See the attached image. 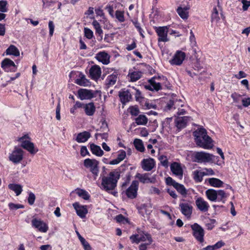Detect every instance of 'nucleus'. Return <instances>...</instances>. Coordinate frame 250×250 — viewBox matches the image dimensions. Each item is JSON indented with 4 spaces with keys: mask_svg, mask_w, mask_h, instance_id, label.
Wrapping results in <instances>:
<instances>
[{
    "mask_svg": "<svg viewBox=\"0 0 250 250\" xmlns=\"http://www.w3.org/2000/svg\"><path fill=\"white\" fill-rule=\"evenodd\" d=\"M74 208L76 210L77 215L82 218L85 217L86 214L87 213V209L86 206H80L77 202L73 204Z\"/></svg>",
    "mask_w": 250,
    "mask_h": 250,
    "instance_id": "obj_18",
    "label": "nucleus"
},
{
    "mask_svg": "<svg viewBox=\"0 0 250 250\" xmlns=\"http://www.w3.org/2000/svg\"><path fill=\"white\" fill-rule=\"evenodd\" d=\"M208 183L211 186L216 188L221 187L223 184V182L221 180L215 178H209Z\"/></svg>",
    "mask_w": 250,
    "mask_h": 250,
    "instance_id": "obj_35",
    "label": "nucleus"
},
{
    "mask_svg": "<svg viewBox=\"0 0 250 250\" xmlns=\"http://www.w3.org/2000/svg\"><path fill=\"white\" fill-rule=\"evenodd\" d=\"M129 109L130 113L132 115L137 116L139 113V110L137 107L131 106Z\"/></svg>",
    "mask_w": 250,
    "mask_h": 250,
    "instance_id": "obj_52",
    "label": "nucleus"
},
{
    "mask_svg": "<svg viewBox=\"0 0 250 250\" xmlns=\"http://www.w3.org/2000/svg\"><path fill=\"white\" fill-rule=\"evenodd\" d=\"M115 219H116V220L117 221V222H119V223L122 222L124 221H127V220L125 218V217L122 214H119V215H117Z\"/></svg>",
    "mask_w": 250,
    "mask_h": 250,
    "instance_id": "obj_64",
    "label": "nucleus"
},
{
    "mask_svg": "<svg viewBox=\"0 0 250 250\" xmlns=\"http://www.w3.org/2000/svg\"><path fill=\"white\" fill-rule=\"evenodd\" d=\"M23 151L18 147H15L9 157L10 161L15 164L20 163L23 159Z\"/></svg>",
    "mask_w": 250,
    "mask_h": 250,
    "instance_id": "obj_9",
    "label": "nucleus"
},
{
    "mask_svg": "<svg viewBox=\"0 0 250 250\" xmlns=\"http://www.w3.org/2000/svg\"><path fill=\"white\" fill-rule=\"evenodd\" d=\"M120 178V172L117 170L110 172L106 176H103L101 188L108 192L113 190L117 187V182Z\"/></svg>",
    "mask_w": 250,
    "mask_h": 250,
    "instance_id": "obj_1",
    "label": "nucleus"
},
{
    "mask_svg": "<svg viewBox=\"0 0 250 250\" xmlns=\"http://www.w3.org/2000/svg\"><path fill=\"white\" fill-rule=\"evenodd\" d=\"M5 52L7 55H13L16 57L19 56L20 54L18 48L14 45H10Z\"/></svg>",
    "mask_w": 250,
    "mask_h": 250,
    "instance_id": "obj_30",
    "label": "nucleus"
},
{
    "mask_svg": "<svg viewBox=\"0 0 250 250\" xmlns=\"http://www.w3.org/2000/svg\"><path fill=\"white\" fill-rule=\"evenodd\" d=\"M193 231V235L200 243L204 242V230L197 223H194L191 226Z\"/></svg>",
    "mask_w": 250,
    "mask_h": 250,
    "instance_id": "obj_7",
    "label": "nucleus"
},
{
    "mask_svg": "<svg viewBox=\"0 0 250 250\" xmlns=\"http://www.w3.org/2000/svg\"><path fill=\"white\" fill-rule=\"evenodd\" d=\"M179 208L181 213L188 219H190L193 211L192 206L188 203H181Z\"/></svg>",
    "mask_w": 250,
    "mask_h": 250,
    "instance_id": "obj_11",
    "label": "nucleus"
},
{
    "mask_svg": "<svg viewBox=\"0 0 250 250\" xmlns=\"http://www.w3.org/2000/svg\"><path fill=\"white\" fill-rule=\"evenodd\" d=\"M79 97L82 100L84 99H91L94 97L93 93L91 90L81 89L78 92Z\"/></svg>",
    "mask_w": 250,
    "mask_h": 250,
    "instance_id": "obj_21",
    "label": "nucleus"
},
{
    "mask_svg": "<svg viewBox=\"0 0 250 250\" xmlns=\"http://www.w3.org/2000/svg\"><path fill=\"white\" fill-rule=\"evenodd\" d=\"M8 188L15 192L17 196L20 195L22 191V187L20 184H10Z\"/></svg>",
    "mask_w": 250,
    "mask_h": 250,
    "instance_id": "obj_31",
    "label": "nucleus"
},
{
    "mask_svg": "<svg viewBox=\"0 0 250 250\" xmlns=\"http://www.w3.org/2000/svg\"><path fill=\"white\" fill-rule=\"evenodd\" d=\"M27 139H29L30 138L28 135H24L19 138V141L21 143V146L23 148L27 150L31 154L34 155L38 151V149L35 148L34 144Z\"/></svg>",
    "mask_w": 250,
    "mask_h": 250,
    "instance_id": "obj_4",
    "label": "nucleus"
},
{
    "mask_svg": "<svg viewBox=\"0 0 250 250\" xmlns=\"http://www.w3.org/2000/svg\"><path fill=\"white\" fill-rule=\"evenodd\" d=\"M160 190L157 188L151 187L149 189V193L151 194H157L159 195L160 194Z\"/></svg>",
    "mask_w": 250,
    "mask_h": 250,
    "instance_id": "obj_61",
    "label": "nucleus"
},
{
    "mask_svg": "<svg viewBox=\"0 0 250 250\" xmlns=\"http://www.w3.org/2000/svg\"><path fill=\"white\" fill-rule=\"evenodd\" d=\"M90 149L93 154L98 156H102L104 154V151L101 147L93 144L90 145Z\"/></svg>",
    "mask_w": 250,
    "mask_h": 250,
    "instance_id": "obj_33",
    "label": "nucleus"
},
{
    "mask_svg": "<svg viewBox=\"0 0 250 250\" xmlns=\"http://www.w3.org/2000/svg\"><path fill=\"white\" fill-rule=\"evenodd\" d=\"M126 156V152L124 150H122L117 156V160H120L121 162L125 159Z\"/></svg>",
    "mask_w": 250,
    "mask_h": 250,
    "instance_id": "obj_58",
    "label": "nucleus"
},
{
    "mask_svg": "<svg viewBox=\"0 0 250 250\" xmlns=\"http://www.w3.org/2000/svg\"><path fill=\"white\" fill-rule=\"evenodd\" d=\"M220 20L218 11L216 7L213 9V12L211 15V21L217 22Z\"/></svg>",
    "mask_w": 250,
    "mask_h": 250,
    "instance_id": "obj_44",
    "label": "nucleus"
},
{
    "mask_svg": "<svg viewBox=\"0 0 250 250\" xmlns=\"http://www.w3.org/2000/svg\"><path fill=\"white\" fill-rule=\"evenodd\" d=\"M213 155L204 151H195L193 153V161L198 163H207L212 161Z\"/></svg>",
    "mask_w": 250,
    "mask_h": 250,
    "instance_id": "obj_3",
    "label": "nucleus"
},
{
    "mask_svg": "<svg viewBox=\"0 0 250 250\" xmlns=\"http://www.w3.org/2000/svg\"><path fill=\"white\" fill-rule=\"evenodd\" d=\"M193 179L197 182H201L203 180V177L205 176V174L203 171H200L196 170L193 171Z\"/></svg>",
    "mask_w": 250,
    "mask_h": 250,
    "instance_id": "obj_37",
    "label": "nucleus"
},
{
    "mask_svg": "<svg viewBox=\"0 0 250 250\" xmlns=\"http://www.w3.org/2000/svg\"><path fill=\"white\" fill-rule=\"evenodd\" d=\"M133 23L135 26V27L138 29V30L139 31L140 35L144 37V35L142 33L143 30L142 29L140 23L138 22L137 21H133Z\"/></svg>",
    "mask_w": 250,
    "mask_h": 250,
    "instance_id": "obj_56",
    "label": "nucleus"
},
{
    "mask_svg": "<svg viewBox=\"0 0 250 250\" xmlns=\"http://www.w3.org/2000/svg\"><path fill=\"white\" fill-rule=\"evenodd\" d=\"M159 160L160 161L161 164L166 167L168 166V160L166 156L164 155H161L159 157Z\"/></svg>",
    "mask_w": 250,
    "mask_h": 250,
    "instance_id": "obj_51",
    "label": "nucleus"
},
{
    "mask_svg": "<svg viewBox=\"0 0 250 250\" xmlns=\"http://www.w3.org/2000/svg\"><path fill=\"white\" fill-rule=\"evenodd\" d=\"M83 109L85 114L89 116H93L96 111V107L93 103L84 104Z\"/></svg>",
    "mask_w": 250,
    "mask_h": 250,
    "instance_id": "obj_24",
    "label": "nucleus"
},
{
    "mask_svg": "<svg viewBox=\"0 0 250 250\" xmlns=\"http://www.w3.org/2000/svg\"><path fill=\"white\" fill-rule=\"evenodd\" d=\"M83 241L81 242L83 246V249L84 250H92V248L88 243V242L86 241V240H82Z\"/></svg>",
    "mask_w": 250,
    "mask_h": 250,
    "instance_id": "obj_54",
    "label": "nucleus"
},
{
    "mask_svg": "<svg viewBox=\"0 0 250 250\" xmlns=\"http://www.w3.org/2000/svg\"><path fill=\"white\" fill-rule=\"evenodd\" d=\"M96 59L104 64H108L110 62V55L105 51H101L96 54Z\"/></svg>",
    "mask_w": 250,
    "mask_h": 250,
    "instance_id": "obj_17",
    "label": "nucleus"
},
{
    "mask_svg": "<svg viewBox=\"0 0 250 250\" xmlns=\"http://www.w3.org/2000/svg\"><path fill=\"white\" fill-rule=\"evenodd\" d=\"M174 188L182 195L185 196L187 195V190L183 185L177 183Z\"/></svg>",
    "mask_w": 250,
    "mask_h": 250,
    "instance_id": "obj_42",
    "label": "nucleus"
},
{
    "mask_svg": "<svg viewBox=\"0 0 250 250\" xmlns=\"http://www.w3.org/2000/svg\"><path fill=\"white\" fill-rule=\"evenodd\" d=\"M149 173H144V174H140V173H137L136 175V178H137L140 181L143 183H154L155 182V178H150L149 177Z\"/></svg>",
    "mask_w": 250,
    "mask_h": 250,
    "instance_id": "obj_22",
    "label": "nucleus"
},
{
    "mask_svg": "<svg viewBox=\"0 0 250 250\" xmlns=\"http://www.w3.org/2000/svg\"><path fill=\"white\" fill-rule=\"evenodd\" d=\"M207 198L210 201H216L217 199V190L210 188L206 191Z\"/></svg>",
    "mask_w": 250,
    "mask_h": 250,
    "instance_id": "obj_27",
    "label": "nucleus"
},
{
    "mask_svg": "<svg viewBox=\"0 0 250 250\" xmlns=\"http://www.w3.org/2000/svg\"><path fill=\"white\" fill-rule=\"evenodd\" d=\"M203 172L205 173V175H214V172L211 168H205L203 169Z\"/></svg>",
    "mask_w": 250,
    "mask_h": 250,
    "instance_id": "obj_60",
    "label": "nucleus"
},
{
    "mask_svg": "<svg viewBox=\"0 0 250 250\" xmlns=\"http://www.w3.org/2000/svg\"><path fill=\"white\" fill-rule=\"evenodd\" d=\"M116 17L120 22H123L125 21L124 13L120 11H116Z\"/></svg>",
    "mask_w": 250,
    "mask_h": 250,
    "instance_id": "obj_50",
    "label": "nucleus"
},
{
    "mask_svg": "<svg viewBox=\"0 0 250 250\" xmlns=\"http://www.w3.org/2000/svg\"><path fill=\"white\" fill-rule=\"evenodd\" d=\"M99 162L95 159H86L84 160V166L89 168L90 171L95 176V178L98 176L99 173Z\"/></svg>",
    "mask_w": 250,
    "mask_h": 250,
    "instance_id": "obj_5",
    "label": "nucleus"
},
{
    "mask_svg": "<svg viewBox=\"0 0 250 250\" xmlns=\"http://www.w3.org/2000/svg\"><path fill=\"white\" fill-rule=\"evenodd\" d=\"M166 182L167 185L173 186L175 187L176 184L177 183L175 182L171 177H168L166 178Z\"/></svg>",
    "mask_w": 250,
    "mask_h": 250,
    "instance_id": "obj_55",
    "label": "nucleus"
},
{
    "mask_svg": "<svg viewBox=\"0 0 250 250\" xmlns=\"http://www.w3.org/2000/svg\"><path fill=\"white\" fill-rule=\"evenodd\" d=\"M242 103L244 107H248L250 105V98L243 99Z\"/></svg>",
    "mask_w": 250,
    "mask_h": 250,
    "instance_id": "obj_63",
    "label": "nucleus"
},
{
    "mask_svg": "<svg viewBox=\"0 0 250 250\" xmlns=\"http://www.w3.org/2000/svg\"><path fill=\"white\" fill-rule=\"evenodd\" d=\"M77 194L84 200L89 199L90 197L87 192L83 189H78Z\"/></svg>",
    "mask_w": 250,
    "mask_h": 250,
    "instance_id": "obj_43",
    "label": "nucleus"
},
{
    "mask_svg": "<svg viewBox=\"0 0 250 250\" xmlns=\"http://www.w3.org/2000/svg\"><path fill=\"white\" fill-rule=\"evenodd\" d=\"M79 79L76 80V83L81 86H86L89 85L90 82L87 80L84 75L81 73L79 75Z\"/></svg>",
    "mask_w": 250,
    "mask_h": 250,
    "instance_id": "obj_29",
    "label": "nucleus"
},
{
    "mask_svg": "<svg viewBox=\"0 0 250 250\" xmlns=\"http://www.w3.org/2000/svg\"><path fill=\"white\" fill-rule=\"evenodd\" d=\"M31 224L32 227L38 229L41 232L45 233L48 229V225L41 219L33 218L31 221Z\"/></svg>",
    "mask_w": 250,
    "mask_h": 250,
    "instance_id": "obj_10",
    "label": "nucleus"
},
{
    "mask_svg": "<svg viewBox=\"0 0 250 250\" xmlns=\"http://www.w3.org/2000/svg\"><path fill=\"white\" fill-rule=\"evenodd\" d=\"M91 134L89 132L83 131L78 134L76 140L78 143H84L90 137Z\"/></svg>",
    "mask_w": 250,
    "mask_h": 250,
    "instance_id": "obj_26",
    "label": "nucleus"
},
{
    "mask_svg": "<svg viewBox=\"0 0 250 250\" xmlns=\"http://www.w3.org/2000/svg\"><path fill=\"white\" fill-rule=\"evenodd\" d=\"M241 2L243 4V11H246L248 8L250 6V0L248 1L247 0H241Z\"/></svg>",
    "mask_w": 250,
    "mask_h": 250,
    "instance_id": "obj_53",
    "label": "nucleus"
},
{
    "mask_svg": "<svg viewBox=\"0 0 250 250\" xmlns=\"http://www.w3.org/2000/svg\"><path fill=\"white\" fill-rule=\"evenodd\" d=\"M155 161L153 158L144 159L141 162L142 168L145 171L151 170L155 166Z\"/></svg>",
    "mask_w": 250,
    "mask_h": 250,
    "instance_id": "obj_16",
    "label": "nucleus"
},
{
    "mask_svg": "<svg viewBox=\"0 0 250 250\" xmlns=\"http://www.w3.org/2000/svg\"><path fill=\"white\" fill-rule=\"evenodd\" d=\"M156 32L159 36V42H167L168 41L167 38L168 28L167 26L156 27Z\"/></svg>",
    "mask_w": 250,
    "mask_h": 250,
    "instance_id": "obj_13",
    "label": "nucleus"
},
{
    "mask_svg": "<svg viewBox=\"0 0 250 250\" xmlns=\"http://www.w3.org/2000/svg\"><path fill=\"white\" fill-rule=\"evenodd\" d=\"M139 183L137 181H133L130 187L126 190V195L128 198L134 199L137 197Z\"/></svg>",
    "mask_w": 250,
    "mask_h": 250,
    "instance_id": "obj_12",
    "label": "nucleus"
},
{
    "mask_svg": "<svg viewBox=\"0 0 250 250\" xmlns=\"http://www.w3.org/2000/svg\"><path fill=\"white\" fill-rule=\"evenodd\" d=\"M227 197V194L223 190L220 189L217 190V200H218V201H221L223 203H225Z\"/></svg>",
    "mask_w": 250,
    "mask_h": 250,
    "instance_id": "obj_39",
    "label": "nucleus"
},
{
    "mask_svg": "<svg viewBox=\"0 0 250 250\" xmlns=\"http://www.w3.org/2000/svg\"><path fill=\"white\" fill-rule=\"evenodd\" d=\"M189 117L188 116H184L178 117L176 119V126L178 128H183L186 127Z\"/></svg>",
    "mask_w": 250,
    "mask_h": 250,
    "instance_id": "obj_28",
    "label": "nucleus"
},
{
    "mask_svg": "<svg viewBox=\"0 0 250 250\" xmlns=\"http://www.w3.org/2000/svg\"><path fill=\"white\" fill-rule=\"evenodd\" d=\"M185 57L186 54L184 52L177 51L174 54L173 59L169 61V62L172 65H180L182 63Z\"/></svg>",
    "mask_w": 250,
    "mask_h": 250,
    "instance_id": "obj_14",
    "label": "nucleus"
},
{
    "mask_svg": "<svg viewBox=\"0 0 250 250\" xmlns=\"http://www.w3.org/2000/svg\"><path fill=\"white\" fill-rule=\"evenodd\" d=\"M84 33L85 37L88 39H91L93 37V31L87 27L84 28Z\"/></svg>",
    "mask_w": 250,
    "mask_h": 250,
    "instance_id": "obj_46",
    "label": "nucleus"
},
{
    "mask_svg": "<svg viewBox=\"0 0 250 250\" xmlns=\"http://www.w3.org/2000/svg\"><path fill=\"white\" fill-rule=\"evenodd\" d=\"M48 26L49 28V35L50 36H52L53 34L55 27L54 25L53 24V22L52 21H49L48 23Z\"/></svg>",
    "mask_w": 250,
    "mask_h": 250,
    "instance_id": "obj_59",
    "label": "nucleus"
},
{
    "mask_svg": "<svg viewBox=\"0 0 250 250\" xmlns=\"http://www.w3.org/2000/svg\"><path fill=\"white\" fill-rule=\"evenodd\" d=\"M189 8H182L179 6L177 9V12L179 16L183 19H187L188 17V13L187 11Z\"/></svg>",
    "mask_w": 250,
    "mask_h": 250,
    "instance_id": "obj_32",
    "label": "nucleus"
},
{
    "mask_svg": "<svg viewBox=\"0 0 250 250\" xmlns=\"http://www.w3.org/2000/svg\"><path fill=\"white\" fill-rule=\"evenodd\" d=\"M135 121L138 125H146L148 122V119L145 115H140L135 119Z\"/></svg>",
    "mask_w": 250,
    "mask_h": 250,
    "instance_id": "obj_38",
    "label": "nucleus"
},
{
    "mask_svg": "<svg viewBox=\"0 0 250 250\" xmlns=\"http://www.w3.org/2000/svg\"><path fill=\"white\" fill-rule=\"evenodd\" d=\"M196 145L205 149H210L213 146L212 140L207 135L206 130L200 128L193 132Z\"/></svg>",
    "mask_w": 250,
    "mask_h": 250,
    "instance_id": "obj_2",
    "label": "nucleus"
},
{
    "mask_svg": "<svg viewBox=\"0 0 250 250\" xmlns=\"http://www.w3.org/2000/svg\"><path fill=\"white\" fill-rule=\"evenodd\" d=\"M170 170L174 175L179 177L180 178L183 177V169L180 164L174 162L170 165Z\"/></svg>",
    "mask_w": 250,
    "mask_h": 250,
    "instance_id": "obj_19",
    "label": "nucleus"
},
{
    "mask_svg": "<svg viewBox=\"0 0 250 250\" xmlns=\"http://www.w3.org/2000/svg\"><path fill=\"white\" fill-rule=\"evenodd\" d=\"M129 76L131 82H136L141 78L142 73L140 71H134L130 73Z\"/></svg>",
    "mask_w": 250,
    "mask_h": 250,
    "instance_id": "obj_41",
    "label": "nucleus"
},
{
    "mask_svg": "<svg viewBox=\"0 0 250 250\" xmlns=\"http://www.w3.org/2000/svg\"><path fill=\"white\" fill-rule=\"evenodd\" d=\"M155 78L154 77L150 79L148 82L149 83V85H145V88L146 89H148L149 90H155L156 91H158L161 89V84L159 82H156L155 81Z\"/></svg>",
    "mask_w": 250,
    "mask_h": 250,
    "instance_id": "obj_23",
    "label": "nucleus"
},
{
    "mask_svg": "<svg viewBox=\"0 0 250 250\" xmlns=\"http://www.w3.org/2000/svg\"><path fill=\"white\" fill-rule=\"evenodd\" d=\"M7 4V1L6 0H0V12L2 13L6 12L7 11V8L6 5Z\"/></svg>",
    "mask_w": 250,
    "mask_h": 250,
    "instance_id": "obj_47",
    "label": "nucleus"
},
{
    "mask_svg": "<svg viewBox=\"0 0 250 250\" xmlns=\"http://www.w3.org/2000/svg\"><path fill=\"white\" fill-rule=\"evenodd\" d=\"M133 143L136 149L138 151L141 152H143L145 151V147L144 146L143 143L141 139H135L134 140Z\"/></svg>",
    "mask_w": 250,
    "mask_h": 250,
    "instance_id": "obj_36",
    "label": "nucleus"
},
{
    "mask_svg": "<svg viewBox=\"0 0 250 250\" xmlns=\"http://www.w3.org/2000/svg\"><path fill=\"white\" fill-rule=\"evenodd\" d=\"M215 223V220L214 219H211L210 220V222L206 224V226L207 227V229L208 230L212 229L214 226V224Z\"/></svg>",
    "mask_w": 250,
    "mask_h": 250,
    "instance_id": "obj_62",
    "label": "nucleus"
},
{
    "mask_svg": "<svg viewBox=\"0 0 250 250\" xmlns=\"http://www.w3.org/2000/svg\"><path fill=\"white\" fill-rule=\"evenodd\" d=\"M8 206L10 209H18L19 208H24V206L21 204H15L14 203H9Z\"/></svg>",
    "mask_w": 250,
    "mask_h": 250,
    "instance_id": "obj_48",
    "label": "nucleus"
},
{
    "mask_svg": "<svg viewBox=\"0 0 250 250\" xmlns=\"http://www.w3.org/2000/svg\"><path fill=\"white\" fill-rule=\"evenodd\" d=\"M121 103L125 104L131 99V95L128 90L120 92L119 94Z\"/></svg>",
    "mask_w": 250,
    "mask_h": 250,
    "instance_id": "obj_25",
    "label": "nucleus"
},
{
    "mask_svg": "<svg viewBox=\"0 0 250 250\" xmlns=\"http://www.w3.org/2000/svg\"><path fill=\"white\" fill-rule=\"evenodd\" d=\"M92 25L94 26L96 33L98 34L99 36L101 37V39H102V35L103 34V31L102 29L101 28V26L98 21L96 20L93 21L92 22Z\"/></svg>",
    "mask_w": 250,
    "mask_h": 250,
    "instance_id": "obj_40",
    "label": "nucleus"
},
{
    "mask_svg": "<svg viewBox=\"0 0 250 250\" xmlns=\"http://www.w3.org/2000/svg\"><path fill=\"white\" fill-rule=\"evenodd\" d=\"M81 155L84 157L86 155H89V152L85 146H82L81 148Z\"/></svg>",
    "mask_w": 250,
    "mask_h": 250,
    "instance_id": "obj_57",
    "label": "nucleus"
},
{
    "mask_svg": "<svg viewBox=\"0 0 250 250\" xmlns=\"http://www.w3.org/2000/svg\"><path fill=\"white\" fill-rule=\"evenodd\" d=\"M35 199H36L35 195L33 193H32L31 192H29V196H28V204L30 205H33L34 202H35Z\"/></svg>",
    "mask_w": 250,
    "mask_h": 250,
    "instance_id": "obj_49",
    "label": "nucleus"
},
{
    "mask_svg": "<svg viewBox=\"0 0 250 250\" xmlns=\"http://www.w3.org/2000/svg\"><path fill=\"white\" fill-rule=\"evenodd\" d=\"M1 68L7 72H16L17 69V66L14 62L8 58L4 59L1 63Z\"/></svg>",
    "mask_w": 250,
    "mask_h": 250,
    "instance_id": "obj_8",
    "label": "nucleus"
},
{
    "mask_svg": "<svg viewBox=\"0 0 250 250\" xmlns=\"http://www.w3.org/2000/svg\"><path fill=\"white\" fill-rule=\"evenodd\" d=\"M89 74L92 79L98 80L101 75V68L97 65L92 66L89 70Z\"/></svg>",
    "mask_w": 250,
    "mask_h": 250,
    "instance_id": "obj_20",
    "label": "nucleus"
},
{
    "mask_svg": "<svg viewBox=\"0 0 250 250\" xmlns=\"http://www.w3.org/2000/svg\"><path fill=\"white\" fill-rule=\"evenodd\" d=\"M177 102H181V100H178L177 99L172 98V99L170 100L167 104V107L168 109H171L172 107L175 106V104H177Z\"/></svg>",
    "mask_w": 250,
    "mask_h": 250,
    "instance_id": "obj_45",
    "label": "nucleus"
},
{
    "mask_svg": "<svg viewBox=\"0 0 250 250\" xmlns=\"http://www.w3.org/2000/svg\"><path fill=\"white\" fill-rule=\"evenodd\" d=\"M195 204L197 208L203 212H207L209 208L208 203L202 197L196 199Z\"/></svg>",
    "mask_w": 250,
    "mask_h": 250,
    "instance_id": "obj_15",
    "label": "nucleus"
},
{
    "mask_svg": "<svg viewBox=\"0 0 250 250\" xmlns=\"http://www.w3.org/2000/svg\"><path fill=\"white\" fill-rule=\"evenodd\" d=\"M130 239L132 243H139L140 241H146L148 242V244H151L152 242V239L151 235L148 233L142 232L141 234L132 235L130 237Z\"/></svg>",
    "mask_w": 250,
    "mask_h": 250,
    "instance_id": "obj_6",
    "label": "nucleus"
},
{
    "mask_svg": "<svg viewBox=\"0 0 250 250\" xmlns=\"http://www.w3.org/2000/svg\"><path fill=\"white\" fill-rule=\"evenodd\" d=\"M117 74H112L107 77L105 83L108 87L115 84L117 80Z\"/></svg>",
    "mask_w": 250,
    "mask_h": 250,
    "instance_id": "obj_34",
    "label": "nucleus"
}]
</instances>
